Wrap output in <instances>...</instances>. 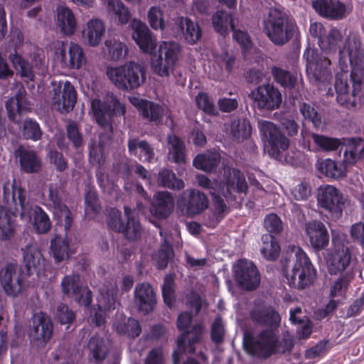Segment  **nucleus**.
Here are the masks:
<instances>
[{"instance_id": "6ab92c4d", "label": "nucleus", "mask_w": 364, "mask_h": 364, "mask_svg": "<svg viewBox=\"0 0 364 364\" xmlns=\"http://www.w3.org/2000/svg\"><path fill=\"white\" fill-rule=\"evenodd\" d=\"M220 183L225 188L223 196L228 200H235L232 193H245L248 189L245 175L237 168H225Z\"/></svg>"}, {"instance_id": "f704fd0d", "label": "nucleus", "mask_w": 364, "mask_h": 364, "mask_svg": "<svg viewBox=\"0 0 364 364\" xmlns=\"http://www.w3.org/2000/svg\"><path fill=\"white\" fill-rule=\"evenodd\" d=\"M57 25L65 36L75 33L77 27L76 18L68 7H58L57 9Z\"/></svg>"}, {"instance_id": "393cba45", "label": "nucleus", "mask_w": 364, "mask_h": 364, "mask_svg": "<svg viewBox=\"0 0 364 364\" xmlns=\"http://www.w3.org/2000/svg\"><path fill=\"white\" fill-rule=\"evenodd\" d=\"M136 101L132 104L138 109L142 117L156 126L162 124L165 113L164 107L153 101L145 99L134 98Z\"/></svg>"}, {"instance_id": "e2e57ef3", "label": "nucleus", "mask_w": 364, "mask_h": 364, "mask_svg": "<svg viewBox=\"0 0 364 364\" xmlns=\"http://www.w3.org/2000/svg\"><path fill=\"white\" fill-rule=\"evenodd\" d=\"M75 318V313L67 304L60 303L57 306L55 318L61 325L71 324Z\"/></svg>"}, {"instance_id": "a18cd8bd", "label": "nucleus", "mask_w": 364, "mask_h": 364, "mask_svg": "<svg viewBox=\"0 0 364 364\" xmlns=\"http://www.w3.org/2000/svg\"><path fill=\"white\" fill-rule=\"evenodd\" d=\"M173 257L174 251L173 246L167 239L165 238L154 257L157 269H164L166 268L169 262L173 258Z\"/></svg>"}, {"instance_id": "de8ad7c7", "label": "nucleus", "mask_w": 364, "mask_h": 364, "mask_svg": "<svg viewBox=\"0 0 364 364\" xmlns=\"http://www.w3.org/2000/svg\"><path fill=\"white\" fill-rule=\"evenodd\" d=\"M9 59L14 68L19 73L22 77L26 78L30 81L34 80L35 74L31 65L21 55L18 54L16 50L14 53L9 55Z\"/></svg>"}, {"instance_id": "4c0bfd02", "label": "nucleus", "mask_w": 364, "mask_h": 364, "mask_svg": "<svg viewBox=\"0 0 364 364\" xmlns=\"http://www.w3.org/2000/svg\"><path fill=\"white\" fill-rule=\"evenodd\" d=\"M271 74L274 80L284 88L293 90L297 85V75L280 67L272 66Z\"/></svg>"}, {"instance_id": "2f4dec72", "label": "nucleus", "mask_w": 364, "mask_h": 364, "mask_svg": "<svg viewBox=\"0 0 364 364\" xmlns=\"http://www.w3.org/2000/svg\"><path fill=\"white\" fill-rule=\"evenodd\" d=\"M132 38L144 53H151L156 47V38L146 25L139 21L134 23Z\"/></svg>"}, {"instance_id": "1a4fd4ad", "label": "nucleus", "mask_w": 364, "mask_h": 364, "mask_svg": "<svg viewBox=\"0 0 364 364\" xmlns=\"http://www.w3.org/2000/svg\"><path fill=\"white\" fill-rule=\"evenodd\" d=\"M264 226L269 233L262 235L260 252L266 259L274 261L279 255L280 245L273 234L278 235L282 232V222L277 214L270 213L264 218Z\"/></svg>"}, {"instance_id": "4468645a", "label": "nucleus", "mask_w": 364, "mask_h": 364, "mask_svg": "<svg viewBox=\"0 0 364 364\" xmlns=\"http://www.w3.org/2000/svg\"><path fill=\"white\" fill-rule=\"evenodd\" d=\"M60 286L64 296L73 299L78 304L89 306L92 301V291L87 287H82L78 274L65 275L61 280Z\"/></svg>"}, {"instance_id": "8fccbe9b", "label": "nucleus", "mask_w": 364, "mask_h": 364, "mask_svg": "<svg viewBox=\"0 0 364 364\" xmlns=\"http://www.w3.org/2000/svg\"><path fill=\"white\" fill-rule=\"evenodd\" d=\"M161 291L164 302L168 307L171 308L176 301L174 274H168L164 277Z\"/></svg>"}, {"instance_id": "423d86ee", "label": "nucleus", "mask_w": 364, "mask_h": 364, "mask_svg": "<svg viewBox=\"0 0 364 364\" xmlns=\"http://www.w3.org/2000/svg\"><path fill=\"white\" fill-rule=\"evenodd\" d=\"M296 260L291 272L284 273L289 287L304 289L313 284L316 277V270L307 254L300 247L294 246Z\"/></svg>"}, {"instance_id": "f8f14e48", "label": "nucleus", "mask_w": 364, "mask_h": 364, "mask_svg": "<svg viewBox=\"0 0 364 364\" xmlns=\"http://www.w3.org/2000/svg\"><path fill=\"white\" fill-rule=\"evenodd\" d=\"M259 131L267 141L268 154L272 158L281 161L282 152L288 149L289 140L273 122L264 121L259 123Z\"/></svg>"}, {"instance_id": "bb28decb", "label": "nucleus", "mask_w": 364, "mask_h": 364, "mask_svg": "<svg viewBox=\"0 0 364 364\" xmlns=\"http://www.w3.org/2000/svg\"><path fill=\"white\" fill-rule=\"evenodd\" d=\"M53 92V103L54 105H58L61 113H68L73 109L77 102V92L74 86L69 81H65L63 85L61 102L60 100L61 85L54 87Z\"/></svg>"}, {"instance_id": "13d9d810", "label": "nucleus", "mask_w": 364, "mask_h": 364, "mask_svg": "<svg viewBox=\"0 0 364 364\" xmlns=\"http://www.w3.org/2000/svg\"><path fill=\"white\" fill-rule=\"evenodd\" d=\"M69 62L70 68L79 69L85 63L86 59L83 50L80 46L75 43H70L68 50Z\"/></svg>"}, {"instance_id": "9d476101", "label": "nucleus", "mask_w": 364, "mask_h": 364, "mask_svg": "<svg viewBox=\"0 0 364 364\" xmlns=\"http://www.w3.org/2000/svg\"><path fill=\"white\" fill-rule=\"evenodd\" d=\"M54 326L50 316L43 311L34 314L31 319L28 338L33 348H44L53 335Z\"/></svg>"}, {"instance_id": "9b49d317", "label": "nucleus", "mask_w": 364, "mask_h": 364, "mask_svg": "<svg viewBox=\"0 0 364 364\" xmlns=\"http://www.w3.org/2000/svg\"><path fill=\"white\" fill-rule=\"evenodd\" d=\"M180 51L177 43L163 41L158 48L156 59H152L154 72L161 77L169 76L174 70Z\"/></svg>"}, {"instance_id": "72a5a7b5", "label": "nucleus", "mask_w": 364, "mask_h": 364, "mask_svg": "<svg viewBox=\"0 0 364 364\" xmlns=\"http://www.w3.org/2000/svg\"><path fill=\"white\" fill-rule=\"evenodd\" d=\"M105 31L104 23L97 18L90 20L82 32L84 42L88 46L95 47L102 41Z\"/></svg>"}, {"instance_id": "79ce46f5", "label": "nucleus", "mask_w": 364, "mask_h": 364, "mask_svg": "<svg viewBox=\"0 0 364 364\" xmlns=\"http://www.w3.org/2000/svg\"><path fill=\"white\" fill-rule=\"evenodd\" d=\"M157 182L160 186L173 191H179L184 188L185 183L176 177L175 173L168 168H163L158 173Z\"/></svg>"}, {"instance_id": "052dcab7", "label": "nucleus", "mask_w": 364, "mask_h": 364, "mask_svg": "<svg viewBox=\"0 0 364 364\" xmlns=\"http://www.w3.org/2000/svg\"><path fill=\"white\" fill-rule=\"evenodd\" d=\"M196 103L198 107L205 114L210 116H217L218 112L210 97L205 92H199L196 97Z\"/></svg>"}, {"instance_id": "473e14b6", "label": "nucleus", "mask_w": 364, "mask_h": 364, "mask_svg": "<svg viewBox=\"0 0 364 364\" xmlns=\"http://www.w3.org/2000/svg\"><path fill=\"white\" fill-rule=\"evenodd\" d=\"M129 153L142 162H151L155 156L154 148L146 140L138 138L129 139L127 141Z\"/></svg>"}, {"instance_id": "c756f323", "label": "nucleus", "mask_w": 364, "mask_h": 364, "mask_svg": "<svg viewBox=\"0 0 364 364\" xmlns=\"http://www.w3.org/2000/svg\"><path fill=\"white\" fill-rule=\"evenodd\" d=\"M306 235L311 246L316 250L324 249L329 242V235L325 225L318 220H312L306 224Z\"/></svg>"}, {"instance_id": "603ef678", "label": "nucleus", "mask_w": 364, "mask_h": 364, "mask_svg": "<svg viewBox=\"0 0 364 364\" xmlns=\"http://www.w3.org/2000/svg\"><path fill=\"white\" fill-rule=\"evenodd\" d=\"M204 326L202 323L193 325L191 329L189 330V333L186 337V340L188 341V345L186 344V348L184 350L183 348L179 350L190 354H194L196 353L195 345L201 341Z\"/></svg>"}, {"instance_id": "864d4df0", "label": "nucleus", "mask_w": 364, "mask_h": 364, "mask_svg": "<svg viewBox=\"0 0 364 364\" xmlns=\"http://www.w3.org/2000/svg\"><path fill=\"white\" fill-rule=\"evenodd\" d=\"M21 132L24 139L34 141L41 139L43 135L39 124L31 118H26L23 121Z\"/></svg>"}, {"instance_id": "c85d7f7f", "label": "nucleus", "mask_w": 364, "mask_h": 364, "mask_svg": "<svg viewBox=\"0 0 364 364\" xmlns=\"http://www.w3.org/2000/svg\"><path fill=\"white\" fill-rule=\"evenodd\" d=\"M5 107L9 120L20 124L23 114L28 111L25 90L20 89L14 97L6 102Z\"/></svg>"}, {"instance_id": "4be33fe9", "label": "nucleus", "mask_w": 364, "mask_h": 364, "mask_svg": "<svg viewBox=\"0 0 364 364\" xmlns=\"http://www.w3.org/2000/svg\"><path fill=\"white\" fill-rule=\"evenodd\" d=\"M178 205L186 209L188 216L193 217L208 207V199L205 193L198 190L187 189L179 196Z\"/></svg>"}, {"instance_id": "6e6d98bb", "label": "nucleus", "mask_w": 364, "mask_h": 364, "mask_svg": "<svg viewBox=\"0 0 364 364\" xmlns=\"http://www.w3.org/2000/svg\"><path fill=\"white\" fill-rule=\"evenodd\" d=\"M50 250L56 263H60L69 257L70 245L66 240L59 238L52 240Z\"/></svg>"}, {"instance_id": "3c124183", "label": "nucleus", "mask_w": 364, "mask_h": 364, "mask_svg": "<svg viewBox=\"0 0 364 364\" xmlns=\"http://www.w3.org/2000/svg\"><path fill=\"white\" fill-rule=\"evenodd\" d=\"M192 322V315L188 312L180 314L177 318V327L182 334L177 339V347L178 349L186 348V337L189 333V328Z\"/></svg>"}, {"instance_id": "5fc2aeb1", "label": "nucleus", "mask_w": 364, "mask_h": 364, "mask_svg": "<svg viewBox=\"0 0 364 364\" xmlns=\"http://www.w3.org/2000/svg\"><path fill=\"white\" fill-rule=\"evenodd\" d=\"M33 227L38 234L47 233L51 228L48 215L39 206H37L34 210Z\"/></svg>"}, {"instance_id": "7c9ffc66", "label": "nucleus", "mask_w": 364, "mask_h": 364, "mask_svg": "<svg viewBox=\"0 0 364 364\" xmlns=\"http://www.w3.org/2000/svg\"><path fill=\"white\" fill-rule=\"evenodd\" d=\"M351 261V252L348 247L342 246L332 250L328 254V269L331 275H337L343 273L350 265Z\"/></svg>"}, {"instance_id": "a878e982", "label": "nucleus", "mask_w": 364, "mask_h": 364, "mask_svg": "<svg viewBox=\"0 0 364 364\" xmlns=\"http://www.w3.org/2000/svg\"><path fill=\"white\" fill-rule=\"evenodd\" d=\"M174 208V198L168 191H158L154 195L150 212L158 219H166Z\"/></svg>"}, {"instance_id": "5701e85b", "label": "nucleus", "mask_w": 364, "mask_h": 364, "mask_svg": "<svg viewBox=\"0 0 364 364\" xmlns=\"http://www.w3.org/2000/svg\"><path fill=\"white\" fill-rule=\"evenodd\" d=\"M314 9L321 16L330 20H341L346 16V5L339 0H315Z\"/></svg>"}, {"instance_id": "c9c22d12", "label": "nucleus", "mask_w": 364, "mask_h": 364, "mask_svg": "<svg viewBox=\"0 0 364 364\" xmlns=\"http://www.w3.org/2000/svg\"><path fill=\"white\" fill-rule=\"evenodd\" d=\"M168 144V159L170 161L180 164L186 163V145L183 140L173 134L167 136Z\"/></svg>"}, {"instance_id": "aec40b11", "label": "nucleus", "mask_w": 364, "mask_h": 364, "mask_svg": "<svg viewBox=\"0 0 364 364\" xmlns=\"http://www.w3.org/2000/svg\"><path fill=\"white\" fill-rule=\"evenodd\" d=\"M23 272L18 265L9 263L0 269V284L5 294L16 297L23 289Z\"/></svg>"}, {"instance_id": "f3484780", "label": "nucleus", "mask_w": 364, "mask_h": 364, "mask_svg": "<svg viewBox=\"0 0 364 364\" xmlns=\"http://www.w3.org/2000/svg\"><path fill=\"white\" fill-rule=\"evenodd\" d=\"M346 201L347 199L338 189L329 185L321 189L318 196V203L320 207L336 219L342 216Z\"/></svg>"}, {"instance_id": "2eb2a0df", "label": "nucleus", "mask_w": 364, "mask_h": 364, "mask_svg": "<svg viewBox=\"0 0 364 364\" xmlns=\"http://www.w3.org/2000/svg\"><path fill=\"white\" fill-rule=\"evenodd\" d=\"M254 107L259 110L272 111L278 109L282 102V96L278 88L269 83L258 86L250 94Z\"/></svg>"}, {"instance_id": "09e8293b", "label": "nucleus", "mask_w": 364, "mask_h": 364, "mask_svg": "<svg viewBox=\"0 0 364 364\" xmlns=\"http://www.w3.org/2000/svg\"><path fill=\"white\" fill-rule=\"evenodd\" d=\"M353 278L354 273L352 271L342 274L331 286L330 296L331 297L345 296Z\"/></svg>"}, {"instance_id": "0eeeda50", "label": "nucleus", "mask_w": 364, "mask_h": 364, "mask_svg": "<svg viewBox=\"0 0 364 364\" xmlns=\"http://www.w3.org/2000/svg\"><path fill=\"white\" fill-rule=\"evenodd\" d=\"M124 216L121 211L111 208L109 211L108 227L116 232H121L128 240L134 241L141 238L142 228L139 221L132 216V210L124 206Z\"/></svg>"}, {"instance_id": "ddd939ff", "label": "nucleus", "mask_w": 364, "mask_h": 364, "mask_svg": "<svg viewBox=\"0 0 364 364\" xmlns=\"http://www.w3.org/2000/svg\"><path fill=\"white\" fill-rule=\"evenodd\" d=\"M112 105L94 99L91 102V108L97 123L102 128L109 127L112 129L111 122L114 116H124L126 107L119 100L114 97L112 99Z\"/></svg>"}, {"instance_id": "20e7f679", "label": "nucleus", "mask_w": 364, "mask_h": 364, "mask_svg": "<svg viewBox=\"0 0 364 364\" xmlns=\"http://www.w3.org/2000/svg\"><path fill=\"white\" fill-rule=\"evenodd\" d=\"M278 343V336L273 329H263L256 335L250 331L243 334L244 350L250 356L259 360H267L277 354Z\"/></svg>"}, {"instance_id": "ea45409f", "label": "nucleus", "mask_w": 364, "mask_h": 364, "mask_svg": "<svg viewBox=\"0 0 364 364\" xmlns=\"http://www.w3.org/2000/svg\"><path fill=\"white\" fill-rule=\"evenodd\" d=\"M212 23L215 31L223 36L228 33L229 28L234 31L235 28L232 15L224 11H218L212 17Z\"/></svg>"}, {"instance_id": "b1692460", "label": "nucleus", "mask_w": 364, "mask_h": 364, "mask_svg": "<svg viewBox=\"0 0 364 364\" xmlns=\"http://www.w3.org/2000/svg\"><path fill=\"white\" fill-rule=\"evenodd\" d=\"M134 300L139 311L148 314L153 311L156 304V293L149 283H141L136 286Z\"/></svg>"}, {"instance_id": "f03ea898", "label": "nucleus", "mask_w": 364, "mask_h": 364, "mask_svg": "<svg viewBox=\"0 0 364 364\" xmlns=\"http://www.w3.org/2000/svg\"><path fill=\"white\" fill-rule=\"evenodd\" d=\"M4 202L7 208L0 206V240H9L14 235L15 218L19 213L23 218L31 209L26 198V191L16 187L9 181L3 187Z\"/></svg>"}, {"instance_id": "0e129e2a", "label": "nucleus", "mask_w": 364, "mask_h": 364, "mask_svg": "<svg viewBox=\"0 0 364 364\" xmlns=\"http://www.w3.org/2000/svg\"><path fill=\"white\" fill-rule=\"evenodd\" d=\"M117 331L120 334L127 335L129 338H135L141 334V326L136 319L130 317L126 323L118 326Z\"/></svg>"}, {"instance_id": "f257e3e1", "label": "nucleus", "mask_w": 364, "mask_h": 364, "mask_svg": "<svg viewBox=\"0 0 364 364\" xmlns=\"http://www.w3.org/2000/svg\"><path fill=\"white\" fill-rule=\"evenodd\" d=\"M342 38L341 31L333 28L326 33L319 46L325 50H335L339 48L341 72L336 74L334 83L336 100L341 106L354 109L357 106V95L364 85V50L358 34L350 33L341 48L339 44Z\"/></svg>"}, {"instance_id": "412c9836", "label": "nucleus", "mask_w": 364, "mask_h": 364, "mask_svg": "<svg viewBox=\"0 0 364 364\" xmlns=\"http://www.w3.org/2000/svg\"><path fill=\"white\" fill-rule=\"evenodd\" d=\"M303 145L310 151H333L339 149L344 142L343 139L328 136L314 132H301Z\"/></svg>"}, {"instance_id": "cd10ccee", "label": "nucleus", "mask_w": 364, "mask_h": 364, "mask_svg": "<svg viewBox=\"0 0 364 364\" xmlns=\"http://www.w3.org/2000/svg\"><path fill=\"white\" fill-rule=\"evenodd\" d=\"M15 156L22 172L36 173L41 169L42 161L36 151L20 146L15 151Z\"/></svg>"}, {"instance_id": "7ed1b4c3", "label": "nucleus", "mask_w": 364, "mask_h": 364, "mask_svg": "<svg viewBox=\"0 0 364 364\" xmlns=\"http://www.w3.org/2000/svg\"><path fill=\"white\" fill-rule=\"evenodd\" d=\"M297 25L286 11L278 8L269 9L263 21V32L275 46H284L294 36Z\"/></svg>"}, {"instance_id": "774afa93", "label": "nucleus", "mask_w": 364, "mask_h": 364, "mask_svg": "<svg viewBox=\"0 0 364 364\" xmlns=\"http://www.w3.org/2000/svg\"><path fill=\"white\" fill-rule=\"evenodd\" d=\"M48 157L50 164L55 166L57 171L63 172L68 168V160L61 152L57 150H50L48 154Z\"/></svg>"}, {"instance_id": "680f3d73", "label": "nucleus", "mask_w": 364, "mask_h": 364, "mask_svg": "<svg viewBox=\"0 0 364 364\" xmlns=\"http://www.w3.org/2000/svg\"><path fill=\"white\" fill-rule=\"evenodd\" d=\"M299 111L304 118L311 122L314 127L319 128L321 127V117L314 107L306 102H303L299 106Z\"/></svg>"}, {"instance_id": "c03bdc74", "label": "nucleus", "mask_w": 364, "mask_h": 364, "mask_svg": "<svg viewBox=\"0 0 364 364\" xmlns=\"http://www.w3.org/2000/svg\"><path fill=\"white\" fill-rule=\"evenodd\" d=\"M252 132V127L247 119H237L231 122L230 134L234 141H242L247 139Z\"/></svg>"}, {"instance_id": "49530a36", "label": "nucleus", "mask_w": 364, "mask_h": 364, "mask_svg": "<svg viewBox=\"0 0 364 364\" xmlns=\"http://www.w3.org/2000/svg\"><path fill=\"white\" fill-rule=\"evenodd\" d=\"M90 355L96 363L102 362L107 357L108 348L103 338L97 336H92L87 343Z\"/></svg>"}, {"instance_id": "bf43d9fd", "label": "nucleus", "mask_w": 364, "mask_h": 364, "mask_svg": "<svg viewBox=\"0 0 364 364\" xmlns=\"http://www.w3.org/2000/svg\"><path fill=\"white\" fill-rule=\"evenodd\" d=\"M134 171V165L127 157L116 161L112 165V171L119 177L129 180Z\"/></svg>"}, {"instance_id": "58836bf2", "label": "nucleus", "mask_w": 364, "mask_h": 364, "mask_svg": "<svg viewBox=\"0 0 364 364\" xmlns=\"http://www.w3.org/2000/svg\"><path fill=\"white\" fill-rule=\"evenodd\" d=\"M220 161L218 154L215 153L198 154L193 161L194 167L205 172H214Z\"/></svg>"}, {"instance_id": "69168bd1", "label": "nucleus", "mask_w": 364, "mask_h": 364, "mask_svg": "<svg viewBox=\"0 0 364 364\" xmlns=\"http://www.w3.org/2000/svg\"><path fill=\"white\" fill-rule=\"evenodd\" d=\"M66 136L73 146L77 149L83 144V136L76 122H71L66 126Z\"/></svg>"}, {"instance_id": "37998d69", "label": "nucleus", "mask_w": 364, "mask_h": 364, "mask_svg": "<svg viewBox=\"0 0 364 364\" xmlns=\"http://www.w3.org/2000/svg\"><path fill=\"white\" fill-rule=\"evenodd\" d=\"M22 250L23 252V262L27 271H31L32 268L38 269L43 262L44 259L41 252L36 245H27Z\"/></svg>"}, {"instance_id": "dca6fc26", "label": "nucleus", "mask_w": 364, "mask_h": 364, "mask_svg": "<svg viewBox=\"0 0 364 364\" xmlns=\"http://www.w3.org/2000/svg\"><path fill=\"white\" fill-rule=\"evenodd\" d=\"M235 279L239 287L255 290L260 284V273L256 265L247 259H239L234 267Z\"/></svg>"}, {"instance_id": "a211bd4d", "label": "nucleus", "mask_w": 364, "mask_h": 364, "mask_svg": "<svg viewBox=\"0 0 364 364\" xmlns=\"http://www.w3.org/2000/svg\"><path fill=\"white\" fill-rule=\"evenodd\" d=\"M250 318L253 323L275 331L281 323L279 314L274 307L267 305L262 300L255 301L250 311Z\"/></svg>"}, {"instance_id": "6e6552de", "label": "nucleus", "mask_w": 364, "mask_h": 364, "mask_svg": "<svg viewBox=\"0 0 364 364\" xmlns=\"http://www.w3.org/2000/svg\"><path fill=\"white\" fill-rule=\"evenodd\" d=\"M304 58L306 60V73L318 85V88L321 90L323 87L326 89L332 80V73L330 65L331 60L322 55L318 54L314 50H306L304 53Z\"/></svg>"}, {"instance_id": "a19ab883", "label": "nucleus", "mask_w": 364, "mask_h": 364, "mask_svg": "<svg viewBox=\"0 0 364 364\" xmlns=\"http://www.w3.org/2000/svg\"><path fill=\"white\" fill-rule=\"evenodd\" d=\"M317 170L326 177L338 179L345 176V169L342 164H338L331 159H326L316 164Z\"/></svg>"}, {"instance_id": "e433bc0d", "label": "nucleus", "mask_w": 364, "mask_h": 364, "mask_svg": "<svg viewBox=\"0 0 364 364\" xmlns=\"http://www.w3.org/2000/svg\"><path fill=\"white\" fill-rule=\"evenodd\" d=\"M180 28L185 41L190 45L196 44L202 37V29L198 23L188 17L181 18Z\"/></svg>"}, {"instance_id": "39448f33", "label": "nucleus", "mask_w": 364, "mask_h": 364, "mask_svg": "<svg viewBox=\"0 0 364 364\" xmlns=\"http://www.w3.org/2000/svg\"><path fill=\"white\" fill-rule=\"evenodd\" d=\"M107 75L119 90L131 92L145 82L146 71L141 64L129 61L123 65L109 68Z\"/></svg>"}, {"instance_id": "4d7b16f0", "label": "nucleus", "mask_w": 364, "mask_h": 364, "mask_svg": "<svg viewBox=\"0 0 364 364\" xmlns=\"http://www.w3.org/2000/svg\"><path fill=\"white\" fill-rule=\"evenodd\" d=\"M104 4L107 5L109 11H112L116 15L118 21L121 24L128 23L130 18V13L121 0H106Z\"/></svg>"}, {"instance_id": "338daca9", "label": "nucleus", "mask_w": 364, "mask_h": 364, "mask_svg": "<svg viewBox=\"0 0 364 364\" xmlns=\"http://www.w3.org/2000/svg\"><path fill=\"white\" fill-rule=\"evenodd\" d=\"M148 21L150 26L154 30H164L165 28V21L163 18V13L161 9L156 6L149 9L148 15Z\"/></svg>"}]
</instances>
